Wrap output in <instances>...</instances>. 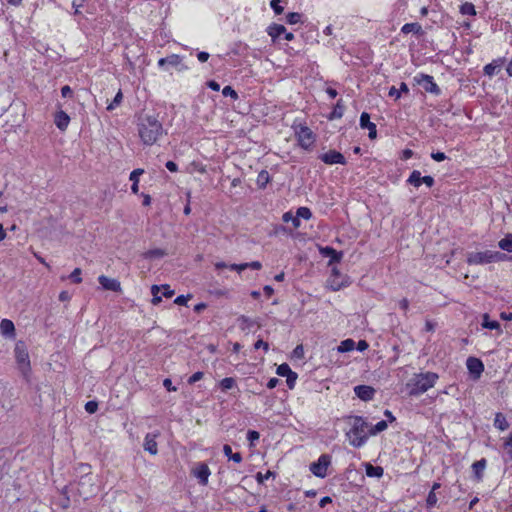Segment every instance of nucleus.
<instances>
[{
  "mask_svg": "<svg viewBox=\"0 0 512 512\" xmlns=\"http://www.w3.org/2000/svg\"><path fill=\"white\" fill-rule=\"evenodd\" d=\"M497 66L490 63V64H487L485 67H484V73L488 76H493L496 71H497Z\"/></svg>",
  "mask_w": 512,
  "mask_h": 512,
  "instance_id": "nucleus-49",
  "label": "nucleus"
},
{
  "mask_svg": "<svg viewBox=\"0 0 512 512\" xmlns=\"http://www.w3.org/2000/svg\"><path fill=\"white\" fill-rule=\"evenodd\" d=\"M78 494L84 499H88L98 492L95 476L86 474L82 476L78 482Z\"/></svg>",
  "mask_w": 512,
  "mask_h": 512,
  "instance_id": "nucleus-6",
  "label": "nucleus"
},
{
  "mask_svg": "<svg viewBox=\"0 0 512 512\" xmlns=\"http://www.w3.org/2000/svg\"><path fill=\"white\" fill-rule=\"evenodd\" d=\"M286 32V28L280 24H272L268 27L267 33L273 40Z\"/></svg>",
  "mask_w": 512,
  "mask_h": 512,
  "instance_id": "nucleus-23",
  "label": "nucleus"
},
{
  "mask_svg": "<svg viewBox=\"0 0 512 512\" xmlns=\"http://www.w3.org/2000/svg\"><path fill=\"white\" fill-rule=\"evenodd\" d=\"M387 427H388L387 422L385 420H381L375 425L369 424V433L371 436H373V435H376V434L386 430Z\"/></svg>",
  "mask_w": 512,
  "mask_h": 512,
  "instance_id": "nucleus-29",
  "label": "nucleus"
},
{
  "mask_svg": "<svg viewBox=\"0 0 512 512\" xmlns=\"http://www.w3.org/2000/svg\"><path fill=\"white\" fill-rule=\"evenodd\" d=\"M123 95L122 92L119 91L116 96L114 97V100L108 105L107 110H113L115 106L119 105L122 101Z\"/></svg>",
  "mask_w": 512,
  "mask_h": 512,
  "instance_id": "nucleus-44",
  "label": "nucleus"
},
{
  "mask_svg": "<svg viewBox=\"0 0 512 512\" xmlns=\"http://www.w3.org/2000/svg\"><path fill=\"white\" fill-rule=\"evenodd\" d=\"M204 374L203 372H195L193 375H191L188 379V383L189 384H194L196 383L197 381L201 380L203 378Z\"/></svg>",
  "mask_w": 512,
  "mask_h": 512,
  "instance_id": "nucleus-52",
  "label": "nucleus"
},
{
  "mask_svg": "<svg viewBox=\"0 0 512 512\" xmlns=\"http://www.w3.org/2000/svg\"><path fill=\"white\" fill-rule=\"evenodd\" d=\"M331 463V458L327 454H322L317 462L310 465V471L317 477L324 478L327 475L328 466Z\"/></svg>",
  "mask_w": 512,
  "mask_h": 512,
  "instance_id": "nucleus-8",
  "label": "nucleus"
},
{
  "mask_svg": "<svg viewBox=\"0 0 512 512\" xmlns=\"http://www.w3.org/2000/svg\"><path fill=\"white\" fill-rule=\"evenodd\" d=\"M259 437L260 434L254 430H250L247 434V439L250 441L251 445H253L254 441H257Z\"/></svg>",
  "mask_w": 512,
  "mask_h": 512,
  "instance_id": "nucleus-56",
  "label": "nucleus"
},
{
  "mask_svg": "<svg viewBox=\"0 0 512 512\" xmlns=\"http://www.w3.org/2000/svg\"><path fill=\"white\" fill-rule=\"evenodd\" d=\"M54 122L58 129L65 131L69 125L70 117L61 110L56 113Z\"/></svg>",
  "mask_w": 512,
  "mask_h": 512,
  "instance_id": "nucleus-19",
  "label": "nucleus"
},
{
  "mask_svg": "<svg viewBox=\"0 0 512 512\" xmlns=\"http://www.w3.org/2000/svg\"><path fill=\"white\" fill-rule=\"evenodd\" d=\"M460 13L463 15H476L475 6L470 2H465L460 6Z\"/></svg>",
  "mask_w": 512,
  "mask_h": 512,
  "instance_id": "nucleus-34",
  "label": "nucleus"
},
{
  "mask_svg": "<svg viewBox=\"0 0 512 512\" xmlns=\"http://www.w3.org/2000/svg\"><path fill=\"white\" fill-rule=\"evenodd\" d=\"M191 298V295H180L175 298L174 303L177 305H186L188 300Z\"/></svg>",
  "mask_w": 512,
  "mask_h": 512,
  "instance_id": "nucleus-53",
  "label": "nucleus"
},
{
  "mask_svg": "<svg viewBox=\"0 0 512 512\" xmlns=\"http://www.w3.org/2000/svg\"><path fill=\"white\" fill-rule=\"evenodd\" d=\"M222 94L227 97H231L233 99H237L238 98V94L236 93V91L231 87V86H225L222 90Z\"/></svg>",
  "mask_w": 512,
  "mask_h": 512,
  "instance_id": "nucleus-43",
  "label": "nucleus"
},
{
  "mask_svg": "<svg viewBox=\"0 0 512 512\" xmlns=\"http://www.w3.org/2000/svg\"><path fill=\"white\" fill-rule=\"evenodd\" d=\"M161 290H163V296L166 298H170L175 294V291L172 290L167 284L160 286V291Z\"/></svg>",
  "mask_w": 512,
  "mask_h": 512,
  "instance_id": "nucleus-48",
  "label": "nucleus"
},
{
  "mask_svg": "<svg viewBox=\"0 0 512 512\" xmlns=\"http://www.w3.org/2000/svg\"><path fill=\"white\" fill-rule=\"evenodd\" d=\"M467 368L471 374L475 375L476 378H479L484 370V365L479 359L469 357L467 359Z\"/></svg>",
  "mask_w": 512,
  "mask_h": 512,
  "instance_id": "nucleus-16",
  "label": "nucleus"
},
{
  "mask_svg": "<svg viewBox=\"0 0 512 512\" xmlns=\"http://www.w3.org/2000/svg\"><path fill=\"white\" fill-rule=\"evenodd\" d=\"M296 135L299 145L304 149H309L315 141L313 132L307 126H300L296 130Z\"/></svg>",
  "mask_w": 512,
  "mask_h": 512,
  "instance_id": "nucleus-9",
  "label": "nucleus"
},
{
  "mask_svg": "<svg viewBox=\"0 0 512 512\" xmlns=\"http://www.w3.org/2000/svg\"><path fill=\"white\" fill-rule=\"evenodd\" d=\"M421 26L418 24V23H407L405 25H403L401 31L404 33V34H409V33H419L421 31Z\"/></svg>",
  "mask_w": 512,
  "mask_h": 512,
  "instance_id": "nucleus-33",
  "label": "nucleus"
},
{
  "mask_svg": "<svg viewBox=\"0 0 512 512\" xmlns=\"http://www.w3.org/2000/svg\"><path fill=\"white\" fill-rule=\"evenodd\" d=\"M70 279L74 282V283H81L82 282V278H81V269L80 268H75L72 273L70 274Z\"/></svg>",
  "mask_w": 512,
  "mask_h": 512,
  "instance_id": "nucleus-42",
  "label": "nucleus"
},
{
  "mask_svg": "<svg viewBox=\"0 0 512 512\" xmlns=\"http://www.w3.org/2000/svg\"><path fill=\"white\" fill-rule=\"evenodd\" d=\"M280 0H271V7L274 10L275 14L280 15L283 13V7L279 5Z\"/></svg>",
  "mask_w": 512,
  "mask_h": 512,
  "instance_id": "nucleus-51",
  "label": "nucleus"
},
{
  "mask_svg": "<svg viewBox=\"0 0 512 512\" xmlns=\"http://www.w3.org/2000/svg\"><path fill=\"white\" fill-rule=\"evenodd\" d=\"M163 386L168 390V391H176V387L173 386L172 384V381L171 379L169 378H166L164 381H163Z\"/></svg>",
  "mask_w": 512,
  "mask_h": 512,
  "instance_id": "nucleus-61",
  "label": "nucleus"
},
{
  "mask_svg": "<svg viewBox=\"0 0 512 512\" xmlns=\"http://www.w3.org/2000/svg\"><path fill=\"white\" fill-rule=\"evenodd\" d=\"M437 500L438 499H437V496H436L435 492L430 491L429 494H428L427 500H426L427 501V505L429 507H432V506H434L437 503Z\"/></svg>",
  "mask_w": 512,
  "mask_h": 512,
  "instance_id": "nucleus-54",
  "label": "nucleus"
},
{
  "mask_svg": "<svg viewBox=\"0 0 512 512\" xmlns=\"http://www.w3.org/2000/svg\"><path fill=\"white\" fill-rule=\"evenodd\" d=\"M98 281L105 290L114 292L122 291L120 282L115 278H109L105 275H101L99 276Z\"/></svg>",
  "mask_w": 512,
  "mask_h": 512,
  "instance_id": "nucleus-14",
  "label": "nucleus"
},
{
  "mask_svg": "<svg viewBox=\"0 0 512 512\" xmlns=\"http://www.w3.org/2000/svg\"><path fill=\"white\" fill-rule=\"evenodd\" d=\"M282 220L286 223L292 222L293 227L299 228L300 227V220H298L297 214L293 215L292 212H286L282 216Z\"/></svg>",
  "mask_w": 512,
  "mask_h": 512,
  "instance_id": "nucleus-32",
  "label": "nucleus"
},
{
  "mask_svg": "<svg viewBox=\"0 0 512 512\" xmlns=\"http://www.w3.org/2000/svg\"><path fill=\"white\" fill-rule=\"evenodd\" d=\"M14 352H15V359H16V362H17L20 372L26 379H28L30 371H31V365H30L29 353H28L24 343L18 342L15 346Z\"/></svg>",
  "mask_w": 512,
  "mask_h": 512,
  "instance_id": "nucleus-5",
  "label": "nucleus"
},
{
  "mask_svg": "<svg viewBox=\"0 0 512 512\" xmlns=\"http://www.w3.org/2000/svg\"><path fill=\"white\" fill-rule=\"evenodd\" d=\"M400 91L399 89L395 88L394 86L390 88L389 90V96L390 97H394L395 99H399L400 98Z\"/></svg>",
  "mask_w": 512,
  "mask_h": 512,
  "instance_id": "nucleus-63",
  "label": "nucleus"
},
{
  "mask_svg": "<svg viewBox=\"0 0 512 512\" xmlns=\"http://www.w3.org/2000/svg\"><path fill=\"white\" fill-rule=\"evenodd\" d=\"M97 408H98V404L95 401H89L85 405L86 411L90 414L95 413L97 411Z\"/></svg>",
  "mask_w": 512,
  "mask_h": 512,
  "instance_id": "nucleus-50",
  "label": "nucleus"
},
{
  "mask_svg": "<svg viewBox=\"0 0 512 512\" xmlns=\"http://www.w3.org/2000/svg\"><path fill=\"white\" fill-rule=\"evenodd\" d=\"M156 437L157 434L148 433L144 439V450L149 452L151 455H156L158 453Z\"/></svg>",
  "mask_w": 512,
  "mask_h": 512,
  "instance_id": "nucleus-18",
  "label": "nucleus"
},
{
  "mask_svg": "<svg viewBox=\"0 0 512 512\" xmlns=\"http://www.w3.org/2000/svg\"><path fill=\"white\" fill-rule=\"evenodd\" d=\"M297 379V374L293 371L287 376V385L289 388H293Z\"/></svg>",
  "mask_w": 512,
  "mask_h": 512,
  "instance_id": "nucleus-55",
  "label": "nucleus"
},
{
  "mask_svg": "<svg viewBox=\"0 0 512 512\" xmlns=\"http://www.w3.org/2000/svg\"><path fill=\"white\" fill-rule=\"evenodd\" d=\"M355 394L364 401H369L373 398L375 394L374 388L367 385H358L354 388Z\"/></svg>",
  "mask_w": 512,
  "mask_h": 512,
  "instance_id": "nucleus-17",
  "label": "nucleus"
},
{
  "mask_svg": "<svg viewBox=\"0 0 512 512\" xmlns=\"http://www.w3.org/2000/svg\"><path fill=\"white\" fill-rule=\"evenodd\" d=\"M486 460L485 459H481V460H478L476 462L473 463L472 465V469L474 471V474H475V477L477 479V481H481L482 478H483V472L486 468Z\"/></svg>",
  "mask_w": 512,
  "mask_h": 512,
  "instance_id": "nucleus-20",
  "label": "nucleus"
},
{
  "mask_svg": "<svg viewBox=\"0 0 512 512\" xmlns=\"http://www.w3.org/2000/svg\"><path fill=\"white\" fill-rule=\"evenodd\" d=\"M321 253L324 256H328V257L331 258L330 263H332V262H339L341 260V258H342V253L341 252H337L335 249H333L331 247L322 248L321 249Z\"/></svg>",
  "mask_w": 512,
  "mask_h": 512,
  "instance_id": "nucleus-25",
  "label": "nucleus"
},
{
  "mask_svg": "<svg viewBox=\"0 0 512 512\" xmlns=\"http://www.w3.org/2000/svg\"><path fill=\"white\" fill-rule=\"evenodd\" d=\"M482 326L488 329H499L500 324L497 321H490L488 315L485 314Z\"/></svg>",
  "mask_w": 512,
  "mask_h": 512,
  "instance_id": "nucleus-37",
  "label": "nucleus"
},
{
  "mask_svg": "<svg viewBox=\"0 0 512 512\" xmlns=\"http://www.w3.org/2000/svg\"><path fill=\"white\" fill-rule=\"evenodd\" d=\"M159 292H160V286L153 285L151 287V293L153 295V298H152V304L153 305H158L161 302V297L158 295Z\"/></svg>",
  "mask_w": 512,
  "mask_h": 512,
  "instance_id": "nucleus-38",
  "label": "nucleus"
},
{
  "mask_svg": "<svg viewBox=\"0 0 512 512\" xmlns=\"http://www.w3.org/2000/svg\"><path fill=\"white\" fill-rule=\"evenodd\" d=\"M61 94L63 97H71L72 94H73V91L72 89L70 88V86L68 85H65L61 88Z\"/></svg>",
  "mask_w": 512,
  "mask_h": 512,
  "instance_id": "nucleus-59",
  "label": "nucleus"
},
{
  "mask_svg": "<svg viewBox=\"0 0 512 512\" xmlns=\"http://www.w3.org/2000/svg\"><path fill=\"white\" fill-rule=\"evenodd\" d=\"M301 15L296 12H291L287 15V22L289 24H296L300 21Z\"/></svg>",
  "mask_w": 512,
  "mask_h": 512,
  "instance_id": "nucleus-45",
  "label": "nucleus"
},
{
  "mask_svg": "<svg viewBox=\"0 0 512 512\" xmlns=\"http://www.w3.org/2000/svg\"><path fill=\"white\" fill-rule=\"evenodd\" d=\"M350 429L346 432V436L350 445L359 448L362 447L369 438V423L360 416H350L348 418Z\"/></svg>",
  "mask_w": 512,
  "mask_h": 512,
  "instance_id": "nucleus-2",
  "label": "nucleus"
},
{
  "mask_svg": "<svg viewBox=\"0 0 512 512\" xmlns=\"http://www.w3.org/2000/svg\"><path fill=\"white\" fill-rule=\"evenodd\" d=\"M296 214H297L298 220L300 218H303L305 220H309L312 217L311 210L309 208H307V207H300V208H298L297 211H296Z\"/></svg>",
  "mask_w": 512,
  "mask_h": 512,
  "instance_id": "nucleus-36",
  "label": "nucleus"
},
{
  "mask_svg": "<svg viewBox=\"0 0 512 512\" xmlns=\"http://www.w3.org/2000/svg\"><path fill=\"white\" fill-rule=\"evenodd\" d=\"M223 452L226 457H228L230 460H232L236 463H240L242 461L241 454L240 453H232L231 447L227 444L223 446Z\"/></svg>",
  "mask_w": 512,
  "mask_h": 512,
  "instance_id": "nucleus-31",
  "label": "nucleus"
},
{
  "mask_svg": "<svg viewBox=\"0 0 512 512\" xmlns=\"http://www.w3.org/2000/svg\"><path fill=\"white\" fill-rule=\"evenodd\" d=\"M360 126L363 129H368L369 138L375 139L377 136L376 125L370 121V115L367 112H362L360 116Z\"/></svg>",
  "mask_w": 512,
  "mask_h": 512,
  "instance_id": "nucleus-15",
  "label": "nucleus"
},
{
  "mask_svg": "<svg viewBox=\"0 0 512 512\" xmlns=\"http://www.w3.org/2000/svg\"><path fill=\"white\" fill-rule=\"evenodd\" d=\"M293 355L297 358H303L304 357V348L302 345H297L295 349L293 350Z\"/></svg>",
  "mask_w": 512,
  "mask_h": 512,
  "instance_id": "nucleus-57",
  "label": "nucleus"
},
{
  "mask_svg": "<svg viewBox=\"0 0 512 512\" xmlns=\"http://www.w3.org/2000/svg\"><path fill=\"white\" fill-rule=\"evenodd\" d=\"M437 379L438 375L434 372L414 374L407 383V387L410 389L409 394L417 396L425 393L435 385Z\"/></svg>",
  "mask_w": 512,
  "mask_h": 512,
  "instance_id": "nucleus-3",
  "label": "nucleus"
},
{
  "mask_svg": "<svg viewBox=\"0 0 512 512\" xmlns=\"http://www.w3.org/2000/svg\"><path fill=\"white\" fill-rule=\"evenodd\" d=\"M15 326L11 320L3 319L0 323V332L5 336H14Z\"/></svg>",
  "mask_w": 512,
  "mask_h": 512,
  "instance_id": "nucleus-21",
  "label": "nucleus"
},
{
  "mask_svg": "<svg viewBox=\"0 0 512 512\" xmlns=\"http://www.w3.org/2000/svg\"><path fill=\"white\" fill-rule=\"evenodd\" d=\"M258 184H260L261 187H264L268 181H269V174L267 171H261L258 175Z\"/></svg>",
  "mask_w": 512,
  "mask_h": 512,
  "instance_id": "nucleus-41",
  "label": "nucleus"
},
{
  "mask_svg": "<svg viewBox=\"0 0 512 512\" xmlns=\"http://www.w3.org/2000/svg\"><path fill=\"white\" fill-rule=\"evenodd\" d=\"M431 157L437 161V162H440V161H443L446 159V155L443 153V152H435V153H432L431 154Z\"/></svg>",
  "mask_w": 512,
  "mask_h": 512,
  "instance_id": "nucleus-60",
  "label": "nucleus"
},
{
  "mask_svg": "<svg viewBox=\"0 0 512 512\" xmlns=\"http://www.w3.org/2000/svg\"><path fill=\"white\" fill-rule=\"evenodd\" d=\"M291 369L288 364L283 363L277 367V374L279 376L287 377L291 373Z\"/></svg>",
  "mask_w": 512,
  "mask_h": 512,
  "instance_id": "nucleus-40",
  "label": "nucleus"
},
{
  "mask_svg": "<svg viewBox=\"0 0 512 512\" xmlns=\"http://www.w3.org/2000/svg\"><path fill=\"white\" fill-rule=\"evenodd\" d=\"M180 63H181V58H180L179 55H176V54L169 55L166 58H161L158 61L159 67H164L166 64H168L170 66H175L176 67Z\"/></svg>",
  "mask_w": 512,
  "mask_h": 512,
  "instance_id": "nucleus-22",
  "label": "nucleus"
},
{
  "mask_svg": "<svg viewBox=\"0 0 512 512\" xmlns=\"http://www.w3.org/2000/svg\"><path fill=\"white\" fill-rule=\"evenodd\" d=\"M366 475L369 477H382L384 470L381 466H373L370 463L365 465Z\"/></svg>",
  "mask_w": 512,
  "mask_h": 512,
  "instance_id": "nucleus-26",
  "label": "nucleus"
},
{
  "mask_svg": "<svg viewBox=\"0 0 512 512\" xmlns=\"http://www.w3.org/2000/svg\"><path fill=\"white\" fill-rule=\"evenodd\" d=\"M414 81L423 87L426 92L433 93L438 95L440 93V89L437 84L434 82L433 77L426 74H418L414 77Z\"/></svg>",
  "mask_w": 512,
  "mask_h": 512,
  "instance_id": "nucleus-10",
  "label": "nucleus"
},
{
  "mask_svg": "<svg viewBox=\"0 0 512 512\" xmlns=\"http://www.w3.org/2000/svg\"><path fill=\"white\" fill-rule=\"evenodd\" d=\"M254 348L255 349H259V348H263L265 351H268L269 349V345L267 342L263 341V340H258L255 344H254Z\"/></svg>",
  "mask_w": 512,
  "mask_h": 512,
  "instance_id": "nucleus-62",
  "label": "nucleus"
},
{
  "mask_svg": "<svg viewBox=\"0 0 512 512\" xmlns=\"http://www.w3.org/2000/svg\"><path fill=\"white\" fill-rule=\"evenodd\" d=\"M498 246L500 249L511 253L512 252V234H508L503 239H501L498 242Z\"/></svg>",
  "mask_w": 512,
  "mask_h": 512,
  "instance_id": "nucleus-30",
  "label": "nucleus"
},
{
  "mask_svg": "<svg viewBox=\"0 0 512 512\" xmlns=\"http://www.w3.org/2000/svg\"><path fill=\"white\" fill-rule=\"evenodd\" d=\"M229 268H230V269H232V270H236V271H238V272H241V271H243V270L247 269V268H248V265H247V263H242V264H231V265L229 266Z\"/></svg>",
  "mask_w": 512,
  "mask_h": 512,
  "instance_id": "nucleus-58",
  "label": "nucleus"
},
{
  "mask_svg": "<svg viewBox=\"0 0 512 512\" xmlns=\"http://www.w3.org/2000/svg\"><path fill=\"white\" fill-rule=\"evenodd\" d=\"M191 473L199 480V483L202 485H207L209 476L211 474L208 465L205 463H198L195 467L192 468Z\"/></svg>",
  "mask_w": 512,
  "mask_h": 512,
  "instance_id": "nucleus-11",
  "label": "nucleus"
},
{
  "mask_svg": "<svg viewBox=\"0 0 512 512\" xmlns=\"http://www.w3.org/2000/svg\"><path fill=\"white\" fill-rule=\"evenodd\" d=\"M272 475H273V473L271 471H267L265 474L258 472L256 475V480L258 481V483L262 484L266 480H268Z\"/></svg>",
  "mask_w": 512,
  "mask_h": 512,
  "instance_id": "nucleus-47",
  "label": "nucleus"
},
{
  "mask_svg": "<svg viewBox=\"0 0 512 512\" xmlns=\"http://www.w3.org/2000/svg\"><path fill=\"white\" fill-rule=\"evenodd\" d=\"M344 112V106L341 103V100H339L331 114L330 118H341Z\"/></svg>",
  "mask_w": 512,
  "mask_h": 512,
  "instance_id": "nucleus-39",
  "label": "nucleus"
},
{
  "mask_svg": "<svg viewBox=\"0 0 512 512\" xmlns=\"http://www.w3.org/2000/svg\"><path fill=\"white\" fill-rule=\"evenodd\" d=\"M349 284L348 277L342 276L340 272L333 268L331 275L327 279L326 285L333 291H338Z\"/></svg>",
  "mask_w": 512,
  "mask_h": 512,
  "instance_id": "nucleus-7",
  "label": "nucleus"
},
{
  "mask_svg": "<svg viewBox=\"0 0 512 512\" xmlns=\"http://www.w3.org/2000/svg\"><path fill=\"white\" fill-rule=\"evenodd\" d=\"M144 173L143 169H135L131 172L129 179L133 182L131 186V191L134 194H137L139 191V176Z\"/></svg>",
  "mask_w": 512,
  "mask_h": 512,
  "instance_id": "nucleus-24",
  "label": "nucleus"
},
{
  "mask_svg": "<svg viewBox=\"0 0 512 512\" xmlns=\"http://www.w3.org/2000/svg\"><path fill=\"white\" fill-rule=\"evenodd\" d=\"M407 182L415 187H419L422 183L428 187H432L434 184V178L432 176H421L418 170L412 171Z\"/></svg>",
  "mask_w": 512,
  "mask_h": 512,
  "instance_id": "nucleus-13",
  "label": "nucleus"
},
{
  "mask_svg": "<svg viewBox=\"0 0 512 512\" xmlns=\"http://www.w3.org/2000/svg\"><path fill=\"white\" fill-rule=\"evenodd\" d=\"M507 255L498 251H478L467 254V263L470 265H484L496 262H502L507 259Z\"/></svg>",
  "mask_w": 512,
  "mask_h": 512,
  "instance_id": "nucleus-4",
  "label": "nucleus"
},
{
  "mask_svg": "<svg viewBox=\"0 0 512 512\" xmlns=\"http://www.w3.org/2000/svg\"><path fill=\"white\" fill-rule=\"evenodd\" d=\"M219 385L223 391H227L235 387L236 381L232 377H226L220 381Z\"/></svg>",
  "mask_w": 512,
  "mask_h": 512,
  "instance_id": "nucleus-35",
  "label": "nucleus"
},
{
  "mask_svg": "<svg viewBox=\"0 0 512 512\" xmlns=\"http://www.w3.org/2000/svg\"><path fill=\"white\" fill-rule=\"evenodd\" d=\"M355 348V341L353 339H345L337 347L339 353L350 352Z\"/></svg>",
  "mask_w": 512,
  "mask_h": 512,
  "instance_id": "nucleus-28",
  "label": "nucleus"
},
{
  "mask_svg": "<svg viewBox=\"0 0 512 512\" xmlns=\"http://www.w3.org/2000/svg\"><path fill=\"white\" fill-rule=\"evenodd\" d=\"M165 166L171 172H176L178 170L177 164L173 161L166 162Z\"/></svg>",
  "mask_w": 512,
  "mask_h": 512,
  "instance_id": "nucleus-64",
  "label": "nucleus"
},
{
  "mask_svg": "<svg viewBox=\"0 0 512 512\" xmlns=\"http://www.w3.org/2000/svg\"><path fill=\"white\" fill-rule=\"evenodd\" d=\"M319 158L325 164H328V165H333V164L344 165V164H346V159L343 156V154H341L340 152H338L336 150H329L328 152L321 154L319 156Z\"/></svg>",
  "mask_w": 512,
  "mask_h": 512,
  "instance_id": "nucleus-12",
  "label": "nucleus"
},
{
  "mask_svg": "<svg viewBox=\"0 0 512 512\" xmlns=\"http://www.w3.org/2000/svg\"><path fill=\"white\" fill-rule=\"evenodd\" d=\"M494 426L501 431H505L508 429L509 424L502 413H497L495 415Z\"/></svg>",
  "mask_w": 512,
  "mask_h": 512,
  "instance_id": "nucleus-27",
  "label": "nucleus"
},
{
  "mask_svg": "<svg viewBox=\"0 0 512 512\" xmlns=\"http://www.w3.org/2000/svg\"><path fill=\"white\" fill-rule=\"evenodd\" d=\"M161 122L154 116L145 115L139 119L138 133L145 145H153L163 135Z\"/></svg>",
  "mask_w": 512,
  "mask_h": 512,
  "instance_id": "nucleus-1",
  "label": "nucleus"
},
{
  "mask_svg": "<svg viewBox=\"0 0 512 512\" xmlns=\"http://www.w3.org/2000/svg\"><path fill=\"white\" fill-rule=\"evenodd\" d=\"M164 255H165V252L163 250H161V249L149 250L145 254V256L147 258L163 257Z\"/></svg>",
  "mask_w": 512,
  "mask_h": 512,
  "instance_id": "nucleus-46",
  "label": "nucleus"
}]
</instances>
